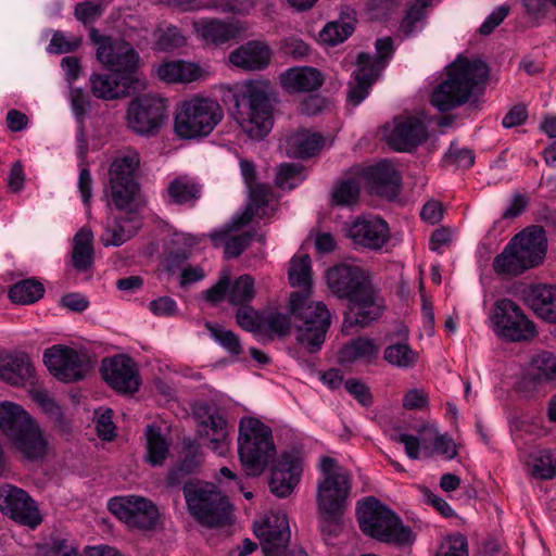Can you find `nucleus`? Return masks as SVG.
Instances as JSON below:
<instances>
[{
    "mask_svg": "<svg viewBox=\"0 0 556 556\" xmlns=\"http://www.w3.org/2000/svg\"><path fill=\"white\" fill-rule=\"evenodd\" d=\"M140 155L134 149L122 151L109 169L110 199L122 214L106 218L100 241L104 247H119L137 235L142 226L139 214L140 186L136 173Z\"/></svg>",
    "mask_w": 556,
    "mask_h": 556,
    "instance_id": "f257e3e1",
    "label": "nucleus"
},
{
    "mask_svg": "<svg viewBox=\"0 0 556 556\" xmlns=\"http://www.w3.org/2000/svg\"><path fill=\"white\" fill-rule=\"evenodd\" d=\"M326 280L331 292L339 299L349 302L342 331L349 332L354 325L365 327L378 319L382 314L379 292L367 270L357 266L341 263L329 268Z\"/></svg>",
    "mask_w": 556,
    "mask_h": 556,
    "instance_id": "f03ea898",
    "label": "nucleus"
},
{
    "mask_svg": "<svg viewBox=\"0 0 556 556\" xmlns=\"http://www.w3.org/2000/svg\"><path fill=\"white\" fill-rule=\"evenodd\" d=\"M488 76L489 67L483 61L458 56L446 68V77L433 89L430 102L440 112L459 108L482 90Z\"/></svg>",
    "mask_w": 556,
    "mask_h": 556,
    "instance_id": "7ed1b4c3",
    "label": "nucleus"
},
{
    "mask_svg": "<svg viewBox=\"0 0 556 556\" xmlns=\"http://www.w3.org/2000/svg\"><path fill=\"white\" fill-rule=\"evenodd\" d=\"M233 106L230 114L240 128L254 140H262L274 125L269 86L249 81L231 93Z\"/></svg>",
    "mask_w": 556,
    "mask_h": 556,
    "instance_id": "20e7f679",
    "label": "nucleus"
},
{
    "mask_svg": "<svg viewBox=\"0 0 556 556\" xmlns=\"http://www.w3.org/2000/svg\"><path fill=\"white\" fill-rule=\"evenodd\" d=\"M547 239L541 226H531L517 233L493 261L498 276L516 277L539 266L545 258Z\"/></svg>",
    "mask_w": 556,
    "mask_h": 556,
    "instance_id": "39448f33",
    "label": "nucleus"
},
{
    "mask_svg": "<svg viewBox=\"0 0 556 556\" xmlns=\"http://www.w3.org/2000/svg\"><path fill=\"white\" fill-rule=\"evenodd\" d=\"M289 309L298 343L309 353L319 351L330 326V313L326 305L311 301L307 292H292Z\"/></svg>",
    "mask_w": 556,
    "mask_h": 556,
    "instance_id": "423d86ee",
    "label": "nucleus"
},
{
    "mask_svg": "<svg viewBox=\"0 0 556 556\" xmlns=\"http://www.w3.org/2000/svg\"><path fill=\"white\" fill-rule=\"evenodd\" d=\"M357 521L362 532L383 543L408 544L414 535L400 517L374 496L357 504Z\"/></svg>",
    "mask_w": 556,
    "mask_h": 556,
    "instance_id": "0eeeda50",
    "label": "nucleus"
},
{
    "mask_svg": "<svg viewBox=\"0 0 556 556\" xmlns=\"http://www.w3.org/2000/svg\"><path fill=\"white\" fill-rule=\"evenodd\" d=\"M238 453L245 472L260 476L276 456L271 429L257 418H241Z\"/></svg>",
    "mask_w": 556,
    "mask_h": 556,
    "instance_id": "6e6552de",
    "label": "nucleus"
},
{
    "mask_svg": "<svg viewBox=\"0 0 556 556\" xmlns=\"http://www.w3.org/2000/svg\"><path fill=\"white\" fill-rule=\"evenodd\" d=\"M223 117V109L216 100L195 96L177 105L174 130L181 139L203 138L214 130Z\"/></svg>",
    "mask_w": 556,
    "mask_h": 556,
    "instance_id": "1a4fd4ad",
    "label": "nucleus"
},
{
    "mask_svg": "<svg viewBox=\"0 0 556 556\" xmlns=\"http://www.w3.org/2000/svg\"><path fill=\"white\" fill-rule=\"evenodd\" d=\"M184 495L190 514L202 525L214 528L229 523L231 505L214 484L186 482Z\"/></svg>",
    "mask_w": 556,
    "mask_h": 556,
    "instance_id": "9d476101",
    "label": "nucleus"
},
{
    "mask_svg": "<svg viewBox=\"0 0 556 556\" xmlns=\"http://www.w3.org/2000/svg\"><path fill=\"white\" fill-rule=\"evenodd\" d=\"M319 469L321 478L316 494L319 514L344 513L352 488L351 476L329 456L320 458Z\"/></svg>",
    "mask_w": 556,
    "mask_h": 556,
    "instance_id": "9b49d317",
    "label": "nucleus"
},
{
    "mask_svg": "<svg viewBox=\"0 0 556 556\" xmlns=\"http://www.w3.org/2000/svg\"><path fill=\"white\" fill-rule=\"evenodd\" d=\"M90 39L97 46V60L104 68L115 75L135 77L140 66V55L130 42L101 35L94 28L90 31Z\"/></svg>",
    "mask_w": 556,
    "mask_h": 556,
    "instance_id": "f8f14e48",
    "label": "nucleus"
},
{
    "mask_svg": "<svg viewBox=\"0 0 556 556\" xmlns=\"http://www.w3.org/2000/svg\"><path fill=\"white\" fill-rule=\"evenodd\" d=\"M494 324L498 334L510 342L527 341L536 334L534 323L510 299L496 301Z\"/></svg>",
    "mask_w": 556,
    "mask_h": 556,
    "instance_id": "ddd939ff",
    "label": "nucleus"
},
{
    "mask_svg": "<svg viewBox=\"0 0 556 556\" xmlns=\"http://www.w3.org/2000/svg\"><path fill=\"white\" fill-rule=\"evenodd\" d=\"M0 511L33 530L43 520L36 501L23 489L8 483L0 485Z\"/></svg>",
    "mask_w": 556,
    "mask_h": 556,
    "instance_id": "4468645a",
    "label": "nucleus"
},
{
    "mask_svg": "<svg viewBox=\"0 0 556 556\" xmlns=\"http://www.w3.org/2000/svg\"><path fill=\"white\" fill-rule=\"evenodd\" d=\"M166 100L147 94L132 100L127 110L128 126L143 136L155 135L166 118Z\"/></svg>",
    "mask_w": 556,
    "mask_h": 556,
    "instance_id": "2eb2a0df",
    "label": "nucleus"
},
{
    "mask_svg": "<svg viewBox=\"0 0 556 556\" xmlns=\"http://www.w3.org/2000/svg\"><path fill=\"white\" fill-rule=\"evenodd\" d=\"M109 509L130 529L151 530L160 517L153 502L136 495L112 498Z\"/></svg>",
    "mask_w": 556,
    "mask_h": 556,
    "instance_id": "dca6fc26",
    "label": "nucleus"
},
{
    "mask_svg": "<svg viewBox=\"0 0 556 556\" xmlns=\"http://www.w3.org/2000/svg\"><path fill=\"white\" fill-rule=\"evenodd\" d=\"M43 363L51 375L66 383L83 380L89 369L84 355L62 344L47 349L43 353Z\"/></svg>",
    "mask_w": 556,
    "mask_h": 556,
    "instance_id": "f3484780",
    "label": "nucleus"
},
{
    "mask_svg": "<svg viewBox=\"0 0 556 556\" xmlns=\"http://www.w3.org/2000/svg\"><path fill=\"white\" fill-rule=\"evenodd\" d=\"M197 420V433L207 439L210 447L219 456L226 455L229 447L228 421L216 408L207 404H199L193 409Z\"/></svg>",
    "mask_w": 556,
    "mask_h": 556,
    "instance_id": "a211bd4d",
    "label": "nucleus"
},
{
    "mask_svg": "<svg viewBox=\"0 0 556 556\" xmlns=\"http://www.w3.org/2000/svg\"><path fill=\"white\" fill-rule=\"evenodd\" d=\"M101 374L104 381L119 393L132 394L140 387L137 365L131 357L125 354L104 358Z\"/></svg>",
    "mask_w": 556,
    "mask_h": 556,
    "instance_id": "6ab92c4d",
    "label": "nucleus"
},
{
    "mask_svg": "<svg viewBox=\"0 0 556 556\" xmlns=\"http://www.w3.org/2000/svg\"><path fill=\"white\" fill-rule=\"evenodd\" d=\"M254 534L261 540L265 556H282L289 540V521L283 513H270L263 522L254 525Z\"/></svg>",
    "mask_w": 556,
    "mask_h": 556,
    "instance_id": "aec40b11",
    "label": "nucleus"
},
{
    "mask_svg": "<svg viewBox=\"0 0 556 556\" xmlns=\"http://www.w3.org/2000/svg\"><path fill=\"white\" fill-rule=\"evenodd\" d=\"M428 130L417 116L401 115L393 119V128L387 135L390 148L399 152H412L428 139Z\"/></svg>",
    "mask_w": 556,
    "mask_h": 556,
    "instance_id": "412c9836",
    "label": "nucleus"
},
{
    "mask_svg": "<svg viewBox=\"0 0 556 556\" xmlns=\"http://www.w3.org/2000/svg\"><path fill=\"white\" fill-rule=\"evenodd\" d=\"M348 237L359 247L378 251L389 241L390 230L382 218L363 216L348 228Z\"/></svg>",
    "mask_w": 556,
    "mask_h": 556,
    "instance_id": "4be33fe9",
    "label": "nucleus"
},
{
    "mask_svg": "<svg viewBox=\"0 0 556 556\" xmlns=\"http://www.w3.org/2000/svg\"><path fill=\"white\" fill-rule=\"evenodd\" d=\"M92 94L101 100H115L126 98L136 90L139 80L136 77L93 73L89 77Z\"/></svg>",
    "mask_w": 556,
    "mask_h": 556,
    "instance_id": "5701e85b",
    "label": "nucleus"
},
{
    "mask_svg": "<svg viewBox=\"0 0 556 556\" xmlns=\"http://www.w3.org/2000/svg\"><path fill=\"white\" fill-rule=\"evenodd\" d=\"M370 191L379 197L394 199L401 188V175L388 161H381L364 170Z\"/></svg>",
    "mask_w": 556,
    "mask_h": 556,
    "instance_id": "b1692460",
    "label": "nucleus"
},
{
    "mask_svg": "<svg viewBox=\"0 0 556 556\" xmlns=\"http://www.w3.org/2000/svg\"><path fill=\"white\" fill-rule=\"evenodd\" d=\"M301 472L299 459L290 453H283L273 468L270 491L278 497H287L298 485Z\"/></svg>",
    "mask_w": 556,
    "mask_h": 556,
    "instance_id": "393cba45",
    "label": "nucleus"
},
{
    "mask_svg": "<svg viewBox=\"0 0 556 556\" xmlns=\"http://www.w3.org/2000/svg\"><path fill=\"white\" fill-rule=\"evenodd\" d=\"M525 304L544 321L556 324V287L535 285L521 293Z\"/></svg>",
    "mask_w": 556,
    "mask_h": 556,
    "instance_id": "a878e982",
    "label": "nucleus"
},
{
    "mask_svg": "<svg viewBox=\"0 0 556 556\" xmlns=\"http://www.w3.org/2000/svg\"><path fill=\"white\" fill-rule=\"evenodd\" d=\"M271 59L269 47L258 40H251L230 52L229 62L244 71H262L266 68Z\"/></svg>",
    "mask_w": 556,
    "mask_h": 556,
    "instance_id": "bb28decb",
    "label": "nucleus"
},
{
    "mask_svg": "<svg viewBox=\"0 0 556 556\" xmlns=\"http://www.w3.org/2000/svg\"><path fill=\"white\" fill-rule=\"evenodd\" d=\"M202 464L201 446L191 439L182 440V457L167 475L166 483L170 488L179 486L185 479L197 473Z\"/></svg>",
    "mask_w": 556,
    "mask_h": 556,
    "instance_id": "cd10ccee",
    "label": "nucleus"
},
{
    "mask_svg": "<svg viewBox=\"0 0 556 556\" xmlns=\"http://www.w3.org/2000/svg\"><path fill=\"white\" fill-rule=\"evenodd\" d=\"M368 56L361 52L357 56V71L352 75L348 85V102L358 105L369 93L371 86L379 77V67H368Z\"/></svg>",
    "mask_w": 556,
    "mask_h": 556,
    "instance_id": "c85d7f7f",
    "label": "nucleus"
},
{
    "mask_svg": "<svg viewBox=\"0 0 556 556\" xmlns=\"http://www.w3.org/2000/svg\"><path fill=\"white\" fill-rule=\"evenodd\" d=\"M0 379L15 387L34 383L35 368L25 353L9 354L0 359Z\"/></svg>",
    "mask_w": 556,
    "mask_h": 556,
    "instance_id": "c756f323",
    "label": "nucleus"
},
{
    "mask_svg": "<svg viewBox=\"0 0 556 556\" xmlns=\"http://www.w3.org/2000/svg\"><path fill=\"white\" fill-rule=\"evenodd\" d=\"M15 448L30 462L43 458L48 450V440L34 420L12 440Z\"/></svg>",
    "mask_w": 556,
    "mask_h": 556,
    "instance_id": "7c9ffc66",
    "label": "nucleus"
},
{
    "mask_svg": "<svg viewBox=\"0 0 556 556\" xmlns=\"http://www.w3.org/2000/svg\"><path fill=\"white\" fill-rule=\"evenodd\" d=\"M380 346L374 339L358 337L345 343L338 352V361L342 365L364 362L372 364L378 359Z\"/></svg>",
    "mask_w": 556,
    "mask_h": 556,
    "instance_id": "2f4dec72",
    "label": "nucleus"
},
{
    "mask_svg": "<svg viewBox=\"0 0 556 556\" xmlns=\"http://www.w3.org/2000/svg\"><path fill=\"white\" fill-rule=\"evenodd\" d=\"M197 34L205 41L223 45L237 38L242 27L236 23H225L217 18H201L193 23Z\"/></svg>",
    "mask_w": 556,
    "mask_h": 556,
    "instance_id": "473e14b6",
    "label": "nucleus"
},
{
    "mask_svg": "<svg viewBox=\"0 0 556 556\" xmlns=\"http://www.w3.org/2000/svg\"><path fill=\"white\" fill-rule=\"evenodd\" d=\"M165 192L167 203L193 206L202 195V185L188 175H180L169 181Z\"/></svg>",
    "mask_w": 556,
    "mask_h": 556,
    "instance_id": "72a5a7b5",
    "label": "nucleus"
},
{
    "mask_svg": "<svg viewBox=\"0 0 556 556\" xmlns=\"http://www.w3.org/2000/svg\"><path fill=\"white\" fill-rule=\"evenodd\" d=\"M281 86L292 92L317 90L323 85V76L314 67H293L280 75Z\"/></svg>",
    "mask_w": 556,
    "mask_h": 556,
    "instance_id": "f704fd0d",
    "label": "nucleus"
},
{
    "mask_svg": "<svg viewBox=\"0 0 556 556\" xmlns=\"http://www.w3.org/2000/svg\"><path fill=\"white\" fill-rule=\"evenodd\" d=\"M153 72L160 80L172 84L191 83L201 75L197 64L182 60L162 62Z\"/></svg>",
    "mask_w": 556,
    "mask_h": 556,
    "instance_id": "c9c22d12",
    "label": "nucleus"
},
{
    "mask_svg": "<svg viewBox=\"0 0 556 556\" xmlns=\"http://www.w3.org/2000/svg\"><path fill=\"white\" fill-rule=\"evenodd\" d=\"M556 381V355L541 352L531 358L525 382L533 388Z\"/></svg>",
    "mask_w": 556,
    "mask_h": 556,
    "instance_id": "e433bc0d",
    "label": "nucleus"
},
{
    "mask_svg": "<svg viewBox=\"0 0 556 556\" xmlns=\"http://www.w3.org/2000/svg\"><path fill=\"white\" fill-rule=\"evenodd\" d=\"M325 138L309 129H299L288 138V153L299 159H308L323 149Z\"/></svg>",
    "mask_w": 556,
    "mask_h": 556,
    "instance_id": "4c0bfd02",
    "label": "nucleus"
},
{
    "mask_svg": "<svg viewBox=\"0 0 556 556\" xmlns=\"http://www.w3.org/2000/svg\"><path fill=\"white\" fill-rule=\"evenodd\" d=\"M34 419L21 406L12 402L0 404V430L10 440L25 429Z\"/></svg>",
    "mask_w": 556,
    "mask_h": 556,
    "instance_id": "58836bf2",
    "label": "nucleus"
},
{
    "mask_svg": "<svg viewBox=\"0 0 556 556\" xmlns=\"http://www.w3.org/2000/svg\"><path fill=\"white\" fill-rule=\"evenodd\" d=\"M93 235L88 228H81L74 237L72 250V264L78 271H88L93 266L94 250Z\"/></svg>",
    "mask_w": 556,
    "mask_h": 556,
    "instance_id": "ea45409f",
    "label": "nucleus"
},
{
    "mask_svg": "<svg viewBox=\"0 0 556 556\" xmlns=\"http://www.w3.org/2000/svg\"><path fill=\"white\" fill-rule=\"evenodd\" d=\"M174 2L182 11H198V10H215L219 13H233L243 14L251 7L249 0H208L201 2L200 0H174Z\"/></svg>",
    "mask_w": 556,
    "mask_h": 556,
    "instance_id": "a19ab883",
    "label": "nucleus"
},
{
    "mask_svg": "<svg viewBox=\"0 0 556 556\" xmlns=\"http://www.w3.org/2000/svg\"><path fill=\"white\" fill-rule=\"evenodd\" d=\"M144 435L147 439L146 460L151 466H162L167 458L169 444L155 426H147Z\"/></svg>",
    "mask_w": 556,
    "mask_h": 556,
    "instance_id": "79ce46f5",
    "label": "nucleus"
},
{
    "mask_svg": "<svg viewBox=\"0 0 556 556\" xmlns=\"http://www.w3.org/2000/svg\"><path fill=\"white\" fill-rule=\"evenodd\" d=\"M431 0H415L406 10L400 24V31L404 37H410L421 30L427 18V9Z\"/></svg>",
    "mask_w": 556,
    "mask_h": 556,
    "instance_id": "37998d69",
    "label": "nucleus"
},
{
    "mask_svg": "<svg viewBox=\"0 0 556 556\" xmlns=\"http://www.w3.org/2000/svg\"><path fill=\"white\" fill-rule=\"evenodd\" d=\"M45 294L41 282L35 278L23 279L14 283L9 290V298L16 304H33L39 301Z\"/></svg>",
    "mask_w": 556,
    "mask_h": 556,
    "instance_id": "c03bdc74",
    "label": "nucleus"
},
{
    "mask_svg": "<svg viewBox=\"0 0 556 556\" xmlns=\"http://www.w3.org/2000/svg\"><path fill=\"white\" fill-rule=\"evenodd\" d=\"M311 258L308 255L293 256L288 269L289 281L292 287H302V292L309 294L312 283Z\"/></svg>",
    "mask_w": 556,
    "mask_h": 556,
    "instance_id": "a18cd8bd",
    "label": "nucleus"
},
{
    "mask_svg": "<svg viewBox=\"0 0 556 556\" xmlns=\"http://www.w3.org/2000/svg\"><path fill=\"white\" fill-rule=\"evenodd\" d=\"M383 358L394 367L410 368L418 362V353L406 343H395L384 349Z\"/></svg>",
    "mask_w": 556,
    "mask_h": 556,
    "instance_id": "49530a36",
    "label": "nucleus"
},
{
    "mask_svg": "<svg viewBox=\"0 0 556 556\" xmlns=\"http://www.w3.org/2000/svg\"><path fill=\"white\" fill-rule=\"evenodd\" d=\"M205 328L211 337L229 354L238 356L242 353V345L239 337L231 330L226 329L222 325L205 323Z\"/></svg>",
    "mask_w": 556,
    "mask_h": 556,
    "instance_id": "de8ad7c7",
    "label": "nucleus"
},
{
    "mask_svg": "<svg viewBox=\"0 0 556 556\" xmlns=\"http://www.w3.org/2000/svg\"><path fill=\"white\" fill-rule=\"evenodd\" d=\"M254 280L249 275H242L232 285L229 283L228 301L232 305L248 304L254 299Z\"/></svg>",
    "mask_w": 556,
    "mask_h": 556,
    "instance_id": "09e8293b",
    "label": "nucleus"
},
{
    "mask_svg": "<svg viewBox=\"0 0 556 556\" xmlns=\"http://www.w3.org/2000/svg\"><path fill=\"white\" fill-rule=\"evenodd\" d=\"M359 197V185L354 178L339 181L331 193V203L337 206L354 205Z\"/></svg>",
    "mask_w": 556,
    "mask_h": 556,
    "instance_id": "8fccbe9b",
    "label": "nucleus"
},
{
    "mask_svg": "<svg viewBox=\"0 0 556 556\" xmlns=\"http://www.w3.org/2000/svg\"><path fill=\"white\" fill-rule=\"evenodd\" d=\"M291 317L278 311H266L261 313L262 330L266 329L278 337H287L291 329Z\"/></svg>",
    "mask_w": 556,
    "mask_h": 556,
    "instance_id": "3c124183",
    "label": "nucleus"
},
{
    "mask_svg": "<svg viewBox=\"0 0 556 556\" xmlns=\"http://www.w3.org/2000/svg\"><path fill=\"white\" fill-rule=\"evenodd\" d=\"M532 475L540 479H553L556 476V453L540 450L533 456Z\"/></svg>",
    "mask_w": 556,
    "mask_h": 556,
    "instance_id": "603ef678",
    "label": "nucleus"
},
{
    "mask_svg": "<svg viewBox=\"0 0 556 556\" xmlns=\"http://www.w3.org/2000/svg\"><path fill=\"white\" fill-rule=\"evenodd\" d=\"M353 34V26H342L340 22H329L319 33V39L327 46H337L346 40Z\"/></svg>",
    "mask_w": 556,
    "mask_h": 556,
    "instance_id": "864d4df0",
    "label": "nucleus"
},
{
    "mask_svg": "<svg viewBox=\"0 0 556 556\" xmlns=\"http://www.w3.org/2000/svg\"><path fill=\"white\" fill-rule=\"evenodd\" d=\"M186 38L176 26H168L166 29H159L156 33L155 47L160 51H172L185 46Z\"/></svg>",
    "mask_w": 556,
    "mask_h": 556,
    "instance_id": "5fc2aeb1",
    "label": "nucleus"
},
{
    "mask_svg": "<svg viewBox=\"0 0 556 556\" xmlns=\"http://www.w3.org/2000/svg\"><path fill=\"white\" fill-rule=\"evenodd\" d=\"M303 180L302 166L283 163L278 167L276 184L281 189H292Z\"/></svg>",
    "mask_w": 556,
    "mask_h": 556,
    "instance_id": "6e6d98bb",
    "label": "nucleus"
},
{
    "mask_svg": "<svg viewBox=\"0 0 556 556\" xmlns=\"http://www.w3.org/2000/svg\"><path fill=\"white\" fill-rule=\"evenodd\" d=\"M376 50L377 54L371 55L367 52H364L369 61H368V67H372L375 70L377 66L379 67V74H381L382 70L386 66L387 60L391 58L393 53V40L391 37L386 38H379L377 39L376 43Z\"/></svg>",
    "mask_w": 556,
    "mask_h": 556,
    "instance_id": "4d7b16f0",
    "label": "nucleus"
},
{
    "mask_svg": "<svg viewBox=\"0 0 556 556\" xmlns=\"http://www.w3.org/2000/svg\"><path fill=\"white\" fill-rule=\"evenodd\" d=\"M33 400L53 420L61 422L63 413L59 404L49 395L46 390L37 389L31 393Z\"/></svg>",
    "mask_w": 556,
    "mask_h": 556,
    "instance_id": "13d9d810",
    "label": "nucleus"
},
{
    "mask_svg": "<svg viewBox=\"0 0 556 556\" xmlns=\"http://www.w3.org/2000/svg\"><path fill=\"white\" fill-rule=\"evenodd\" d=\"M236 321L242 329L255 332L261 331V313H257L252 306L244 304L238 308Z\"/></svg>",
    "mask_w": 556,
    "mask_h": 556,
    "instance_id": "bf43d9fd",
    "label": "nucleus"
},
{
    "mask_svg": "<svg viewBox=\"0 0 556 556\" xmlns=\"http://www.w3.org/2000/svg\"><path fill=\"white\" fill-rule=\"evenodd\" d=\"M255 232L247 231L241 235L230 236L226 241V249H224L225 258H236L240 256L253 240Z\"/></svg>",
    "mask_w": 556,
    "mask_h": 556,
    "instance_id": "052dcab7",
    "label": "nucleus"
},
{
    "mask_svg": "<svg viewBox=\"0 0 556 556\" xmlns=\"http://www.w3.org/2000/svg\"><path fill=\"white\" fill-rule=\"evenodd\" d=\"M249 188V205L257 210L258 213L265 212L270 199L273 198L271 188L264 184H254Z\"/></svg>",
    "mask_w": 556,
    "mask_h": 556,
    "instance_id": "680f3d73",
    "label": "nucleus"
},
{
    "mask_svg": "<svg viewBox=\"0 0 556 556\" xmlns=\"http://www.w3.org/2000/svg\"><path fill=\"white\" fill-rule=\"evenodd\" d=\"M345 390L363 406L372 404V395L368 386L358 379L351 378L344 382Z\"/></svg>",
    "mask_w": 556,
    "mask_h": 556,
    "instance_id": "e2e57ef3",
    "label": "nucleus"
},
{
    "mask_svg": "<svg viewBox=\"0 0 556 556\" xmlns=\"http://www.w3.org/2000/svg\"><path fill=\"white\" fill-rule=\"evenodd\" d=\"M80 43H81L80 39L75 38V39L68 40L64 36L63 33L56 31L53 34V36L50 40L48 51L50 53H55V54L68 53V52H73V51L77 50L79 48Z\"/></svg>",
    "mask_w": 556,
    "mask_h": 556,
    "instance_id": "0e129e2a",
    "label": "nucleus"
},
{
    "mask_svg": "<svg viewBox=\"0 0 556 556\" xmlns=\"http://www.w3.org/2000/svg\"><path fill=\"white\" fill-rule=\"evenodd\" d=\"M510 8L506 4L496 8L482 23L479 28V33L483 36H488L506 18L509 14Z\"/></svg>",
    "mask_w": 556,
    "mask_h": 556,
    "instance_id": "69168bd1",
    "label": "nucleus"
},
{
    "mask_svg": "<svg viewBox=\"0 0 556 556\" xmlns=\"http://www.w3.org/2000/svg\"><path fill=\"white\" fill-rule=\"evenodd\" d=\"M442 548V556H468L467 539L460 533L450 535L446 545Z\"/></svg>",
    "mask_w": 556,
    "mask_h": 556,
    "instance_id": "338daca9",
    "label": "nucleus"
},
{
    "mask_svg": "<svg viewBox=\"0 0 556 556\" xmlns=\"http://www.w3.org/2000/svg\"><path fill=\"white\" fill-rule=\"evenodd\" d=\"M149 309L159 317H172L177 314V304L169 296H160L149 303Z\"/></svg>",
    "mask_w": 556,
    "mask_h": 556,
    "instance_id": "774afa93",
    "label": "nucleus"
}]
</instances>
